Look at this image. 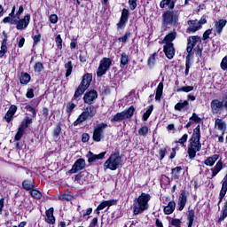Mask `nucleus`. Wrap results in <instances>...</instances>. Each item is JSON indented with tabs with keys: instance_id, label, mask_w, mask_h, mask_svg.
Returning a JSON list of instances; mask_svg holds the SVG:
<instances>
[{
	"instance_id": "30",
	"label": "nucleus",
	"mask_w": 227,
	"mask_h": 227,
	"mask_svg": "<svg viewBox=\"0 0 227 227\" xmlns=\"http://www.w3.org/2000/svg\"><path fill=\"white\" fill-rule=\"evenodd\" d=\"M32 123L33 119H31L30 117H25L20 125V129H23V130H26V129H27Z\"/></svg>"
},
{
	"instance_id": "64",
	"label": "nucleus",
	"mask_w": 227,
	"mask_h": 227,
	"mask_svg": "<svg viewBox=\"0 0 227 227\" xmlns=\"http://www.w3.org/2000/svg\"><path fill=\"white\" fill-rule=\"evenodd\" d=\"M35 97V92L33 89H30L27 92V98H33Z\"/></svg>"
},
{
	"instance_id": "46",
	"label": "nucleus",
	"mask_w": 227,
	"mask_h": 227,
	"mask_svg": "<svg viewBox=\"0 0 227 227\" xmlns=\"http://www.w3.org/2000/svg\"><path fill=\"white\" fill-rule=\"evenodd\" d=\"M171 226L180 227L182 226V220L178 218H173L169 221Z\"/></svg>"
},
{
	"instance_id": "11",
	"label": "nucleus",
	"mask_w": 227,
	"mask_h": 227,
	"mask_svg": "<svg viewBox=\"0 0 227 227\" xmlns=\"http://www.w3.org/2000/svg\"><path fill=\"white\" fill-rule=\"evenodd\" d=\"M84 168H86V160L82 158H80L74 163L68 173H70V175H74L78 173V171H82Z\"/></svg>"
},
{
	"instance_id": "54",
	"label": "nucleus",
	"mask_w": 227,
	"mask_h": 227,
	"mask_svg": "<svg viewBox=\"0 0 227 227\" xmlns=\"http://www.w3.org/2000/svg\"><path fill=\"white\" fill-rule=\"evenodd\" d=\"M34 45H38L40 43V40H42V35L40 33H37V35H34Z\"/></svg>"
},
{
	"instance_id": "52",
	"label": "nucleus",
	"mask_w": 227,
	"mask_h": 227,
	"mask_svg": "<svg viewBox=\"0 0 227 227\" xmlns=\"http://www.w3.org/2000/svg\"><path fill=\"white\" fill-rule=\"evenodd\" d=\"M128 3L130 10L134 11L137 8V0H129Z\"/></svg>"
},
{
	"instance_id": "60",
	"label": "nucleus",
	"mask_w": 227,
	"mask_h": 227,
	"mask_svg": "<svg viewBox=\"0 0 227 227\" xmlns=\"http://www.w3.org/2000/svg\"><path fill=\"white\" fill-rule=\"evenodd\" d=\"M50 22L51 24H57L58 23V15H56V14L50 15Z\"/></svg>"
},
{
	"instance_id": "31",
	"label": "nucleus",
	"mask_w": 227,
	"mask_h": 227,
	"mask_svg": "<svg viewBox=\"0 0 227 227\" xmlns=\"http://www.w3.org/2000/svg\"><path fill=\"white\" fill-rule=\"evenodd\" d=\"M84 91H86L84 89L78 86L73 97V100H76V102H78V100H81V97H82Z\"/></svg>"
},
{
	"instance_id": "35",
	"label": "nucleus",
	"mask_w": 227,
	"mask_h": 227,
	"mask_svg": "<svg viewBox=\"0 0 227 227\" xmlns=\"http://www.w3.org/2000/svg\"><path fill=\"white\" fill-rule=\"evenodd\" d=\"M29 81H31V75L27 73H22L20 78V84H28Z\"/></svg>"
},
{
	"instance_id": "12",
	"label": "nucleus",
	"mask_w": 227,
	"mask_h": 227,
	"mask_svg": "<svg viewBox=\"0 0 227 227\" xmlns=\"http://www.w3.org/2000/svg\"><path fill=\"white\" fill-rule=\"evenodd\" d=\"M227 20L224 19L219 20L215 22V28L213 29L215 36H221L223 29L226 27Z\"/></svg>"
},
{
	"instance_id": "7",
	"label": "nucleus",
	"mask_w": 227,
	"mask_h": 227,
	"mask_svg": "<svg viewBox=\"0 0 227 227\" xmlns=\"http://www.w3.org/2000/svg\"><path fill=\"white\" fill-rule=\"evenodd\" d=\"M162 20L165 27H168V26H176L178 23V16L169 11H167L162 14Z\"/></svg>"
},
{
	"instance_id": "23",
	"label": "nucleus",
	"mask_w": 227,
	"mask_h": 227,
	"mask_svg": "<svg viewBox=\"0 0 227 227\" xmlns=\"http://www.w3.org/2000/svg\"><path fill=\"white\" fill-rule=\"evenodd\" d=\"M176 39V31H172L168 33L164 39L162 40V43H173L175 40Z\"/></svg>"
},
{
	"instance_id": "44",
	"label": "nucleus",
	"mask_w": 227,
	"mask_h": 227,
	"mask_svg": "<svg viewBox=\"0 0 227 227\" xmlns=\"http://www.w3.org/2000/svg\"><path fill=\"white\" fill-rule=\"evenodd\" d=\"M187 139H189V135L184 134L182 136L181 138L176 141V143H179V145H182V146H185V143H187Z\"/></svg>"
},
{
	"instance_id": "17",
	"label": "nucleus",
	"mask_w": 227,
	"mask_h": 227,
	"mask_svg": "<svg viewBox=\"0 0 227 227\" xmlns=\"http://www.w3.org/2000/svg\"><path fill=\"white\" fill-rule=\"evenodd\" d=\"M163 51L168 59H173L175 58V44L164 43Z\"/></svg>"
},
{
	"instance_id": "63",
	"label": "nucleus",
	"mask_w": 227,
	"mask_h": 227,
	"mask_svg": "<svg viewBox=\"0 0 227 227\" xmlns=\"http://www.w3.org/2000/svg\"><path fill=\"white\" fill-rule=\"evenodd\" d=\"M6 52H8V47L1 46L0 58L4 57V54H6Z\"/></svg>"
},
{
	"instance_id": "47",
	"label": "nucleus",
	"mask_w": 227,
	"mask_h": 227,
	"mask_svg": "<svg viewBox=\"0 0 227 227\" xmlns=\"http://www.w3.org/2000/svg\"><path fill=\"white\" fill-rule=\"evenodd\" d=\"M194 87L193 86H184L177 90L178 92H184V93H190V91H193Z\"/></svg>"
},
{
	"instance_id": "13",
	"label": "nucleus",
	"mask_w": 227,
	"mask_h": 227,
	"mask_svg": "<svg viewBox=\"0 0 227 227\" xmlns=\"http://www.w3.org/2000/svg\"><path fill=\"white\" fill-rule=\"evenodd\" d=\"M106 153L107 152L100 153L99 154H95L92 152L89 151L86 154V158L88 159L89 164H92V162H97V160H102L106 157Z\"/></svg>"
},
{
	"instance_id": "3",
	"label": "nucleus",
	"mask_w": 227,
	"mask_h": 227,
	"mask_svg": "<svg viewBox=\"0 0 227 227\" xmlns=\"http://www.w3.org/2000/svg\"><path fill=\"white\" fill-rule=\"evenodd\" d=\"M200 42V36L198 35H192L188 38V45L186 48V51L188 52V55L186 56V62H185V75H189V70L191 69V59H192V56H194V52H192V49H194V46L197 45Z\"/></svg>"
},
{
	"instance_id": "58",
	"label": "nucleus",
	"mask_w": 227,
	"mask_h": 227,
	"mask_svg": "<svg viewBox=\"0 0 227 227\" xmlns=\"http://www.w3.org/2000/svg\"><path fill=\"white\" fill-rule=\"evenodd\" d=\"M129 38H130V33H126L122 37H120L118 40L119 42H122L123 43H125L127 40H129Z\"/></svg>"
},
{
	"instance_id": "27",
	"label": "nucleus",
	"mask_w": 227,
	"mask_h": 227,
	"mask_svg": "<svg viewBox=\"0 0 227 227\" xmlns=\"http://www.w3.org/2000/svg\"><path fill=\"white\" fill-rule=\"evenodd\" d=\"M219 160V154H214L213 156H210L207 158V160L204 161L205 166H214L215 162Z\"/></svg>"
},
{
	"instance_id": "57",
	"label": "nucleus",
	"mask_w": 227,
	"mask_h": 227,
	"mask_svg": "<svg viewBox=\"0 0 227 227\" xmlns=\"http://www.w3.org/2000/svg\"><path fill=\"white\" fill-rule=\"evenodd\" d=\"M7 113H9L10 114H12L13 116H15V114L17 113V106L12 105L10 106L9 110L7 111Z\"/></svg>"
},
{
	"instance_id": "14",
	"label": "nucleus",
	"mask_w": 227,
	"mask_h": 227,
	"mask_svg": "<svg viewBox=\"0 0 227 227\" xmlns=\"http://www.w3.org/2000/svg\"><path fill=\"white\" fill-rule=\"evenodd\" d=\"M189 196V192H182L179 195L177 201V209L182 212L184 208H185V205H187V198Z\"/></svg>"
},
{
	"instance_id": "2",
	"label": "nucleus",
	"mask_w": 227,
	"mask_h": 227,
	"mask_svg": "<svg viewBox=\"0 0 227 227\" xmlns=\"http://www.w3.org/2000/svg\"><path fill=\"white\" fill-rule=\"evenodd\" d=\"M151 199L150 194L142 192L133 202L132 208L134 215H139V214H143V212L148 210L150 207L148 202Z\"/></svg>"
},
{
	"instance_id": "5",
	"label": "nucleus",
	"mask_w": 227,
	"mask_h": 227,
	"mask_svg": "<svg viewBox=\"0 0 227 227\" xmlns=\"http://www.w3.org/2000/svg\"><path fill=\"white\" fill-rule=\"evenodd\" d=\"M95 114H97V110L95 109V106H89L83 109V112L78 116L77 120L74 121L73 125L74 127H77V125H80V123L86 121V120L93 118Z\"/></svg>"
},
{
	"instance_id": "56",
	"label": "nucleus",
	"mask_w": 227,
	"mask_h": 227,
	"mask_svg": "<svg viewBox=\"0 0 227 227\" xmlns=\"http://www.w3.org/2000/svg\"><path fill=\"white\" fill-rule=\"evenodd\" d=\"M222 70H227V56H225L220 64Z\"/></svg>"
},
{
	"instance_id": "32",
	"label": "nucleus",
	"mask_w": 227,
	"mask_h": 227,
	"mask_svg": "<svg viewBox=\"0 0 227 227\" xmlns=\"http://www.w3.org/2000/svg\"><path fill=\"white\" fill-rule=\"evenodd\" d=\"M195 215H196V212L194 211V209H191L188 212V216H187L188 227H192V224L194 223Z\"/></svg>"
},
{
	"instance_id": "34",
	"label": "nucleus",
	"mask_w": 227,
	"mask_h": 227,
	"mask_svg": "<svg viewBox=\"0 0 227 227\" xmlns=\"http://www.w3.org/2000/svg\"><path fill=\"white\" fill-rule=\"evenodd\" d=\"M189 106V101L184 100V101H180L176 106H174V109L176 111H182V109H185Z\"/></svg>"
},
{
	"instance_id": "43",
	"label": "nucleus",
	"mask_w": 227,
	"mask_h": 227,
	"mask_svg": "<svg viewBox=\"0 0 227 227\" xmlns=\"http://www.w3.org/2000/svg\"><path fill=\"white\" fill-rule=\"evenodd\" d=\"M34 70L37 74H40V72H43V64L42 62H36L34 65Z\"/></svg>"
},
{
	"instance_id": "24",
	"label": "nucleus",
	"mask_w": 227,
	"mask_h": 227,
	"mask_svg": "<svg viewBox=\"0 0 227 227\" xmlns=\"http://www.w3.org/2000/svg\"><path fill=\"white\" fill-rule=\"evenodd\" d=\"M215 127L217 129V130L223 132V136H224V131L226 130V122L221 119H216L215 121Z\"/></svg>"
},
{
	"instance_id": "18",
	"label": "nucleus",
	"mask_w": 227,
	"mask_h": 227,
	"mask_svg": "<svg viewBox=\"0 0 227 227\" xmlns=\"http://www.w3.org/2000/svg\"><path fill=\"white\" fill-rule=\"evenodd\" d=\"M188 27L186 29V33H196V31H200L201 28L200 22L198 20H188Z\"/></svg>"
},
{
	"instance_id": "51",
	"label": "nucleus",
	"mask_w": 227,
	"mask_h": 227,
	"mask_svg": "<svg viewBox=\"0 0 227 227\" xmlns=\"http://www.w3.org/2000/svg\"><path fill=\"white\" fill-rule=\"evenodd\" d=\"M25 109L28 113H32V115H33L34 118L36 116V110L35 109V107L31 106V105H27L25 106Z\"/></svg>"
},
{
	"instance_id": "6",
	"label": "nucleus",
	"mask_w": 227,
	"mask_h": 227,
	"mask_svg": "<svg viewBox=\"0 0 227 227\" xmlns=\"http://www.w3.org/2000/svg\"><path fill=\"white\" fill-rule=\"evenodd\" d=\"M135 111L136 108H134V106H131L129 107V109L114 114L111 119V122L114 123L116 121H123V120H129V118H132V116H134Z\"/></svg>"
},
{
	"instance_id": "21",
	"label": "nucleus",
	"mask_w": 227,
	"mask_h": 227,
	"mask_svg": "<svg viewBox=\"0 0 227 227\" xmlns=\"http://www.w3.org/2000/svg\"><path fill=\"white\" fill-rule=\"evenodd\" d=\"M113 205H116V200H103L97 207V214H100V210H104L106 207H113Z\"/></svg>"
},
{
	"instance_id": "10",
	"label": "nucleus",
	"mask_w": 227,
	"mask_h": 227,
	"mask_svg": "<svg viewBox=\"0 0 227 227\" xmlns=\"http://www.w3.org/2000/svg\"><path fill=\"white\" fill-rule=\"evenodd\" d=\"M211 113L213 114H221V111H223L224 107V101H221L219 99H213L210 104Z\"/></svg>"
},
{
	"instance_id": "19",
	"label": "nucleus",
	"mask_w": 227,
	"mask_h": 227,
	"mask_svg": "<svg viewBox=\"0 0 227 227\" xmlns=\"http://www.w3.org/2000/svg\"><path fill=\"white\" fill-rule=\"evenodd\" d=\"M92 79H93V76L91 75V74H86L83 76L82 81L81 84L79 85V87L86 91V89L90 88V84H91Z\"/></svg>"
},
{
	"instance_id": "59",
	"label": "nucleus",
	"mask_w": 227,
	"mask_h": 227,
	"mask_svg": "<svg viewBox=\"0 0 227 227\" xmlns=\"http://www.w3.org/2000/svg\"><path fill=\"white\" fill-rule=\"evenodd\" d=\"M210 35H212V29H207L203 34V40H208L210 38Z\"/></svg>"
},
{
	"instance_id": "1",
	"label": "nucleus",
	"mask_w": 227,
	"mask_h": 227,
	"mask_svg": "<svg viewBox=\"0 0 227 227\" xmlns=\"http://www.w3.org/2000/svg\"><path fill=\"white\" fill-rule=\"evenodd\" d=\"M201 129L200 125H198L194 129L193 133L189 139L188 151L187 153L190 159H194L196 153L201 150Z\"/></svg>"
},
{
	"instance_id": "62",
	"label": "nucleus",
	"mask_w": 227,
	"mask_h": 227,
	"mask_svg": "<svg viewBox=\"0 0 227 227\" xmlns=\"http://www.w3.org/2000/svg\"><path fill=\"white\" fill-rule=\"evenodd\" d=\"M24 13V6L20 5L18 12H16L17 19H20V16Z\"/></svg>"
},
{
	"instance_id": "42",
	"label": "nucleus",
	"mask_w": 227,
	"mask_h": 227,
	"mask_svg": "<svg viewBox=\"0 0 227 227\" xmlns=\"http://www.w3.org/2000/svg\"><path fill=\"white\" fill-rule=\"evenodd\" d=\"M30 195L32 198H35V200H41L42 199V192H40L38 190H35V188L30 191Z\"/></svg>"
},
{
	"instance_id": "48",
	"label": "nucleus",
	"mask_w": 227,
	"mask_h": 227,
	"mask_svg": "<svg viewBox=\"0 0 227 227\" xmlns=\"http://www.w3.org/2000/svg\"><path fill=\"white\" fill-rule=\"evenodd\" d=\"M58 49H63V39H61V35H58L55 39Z\"/></svg>"
},
{
	"instance_id": "22",
	"label": "nucleus",
	"mask_w": 227,
	"mask_h": 227,
	"mask_svg": "<svg viewBox=\"0 0 227 227\" xmlns=\"http://www.w3.org/2000/svg\"><path fill=\"white\" fill-rule=\"evenodd\" d=\"M45 214L46 223H48L49 224H54V223H56V218L54 217V207H50L48 210H46Z\"/></svg>"
},
{
	"instance_id": "55",
	"label": "nucleus",
	"mask_w": 227,
	"mask_h": 227,
	"mask_svg": "<svg viewBox=\"0 0 227 227\" xmlns=\"http://www.w3.org/2000/svg\"><path fill=\"white\" fill-rule=\"evenodd\" d=\"M190 120L192 121H195V123H200V121H201V118H200V116H198V114H192V115L190 117Z\"/></svg>"
},
{
	"instance_id": "29",
	"label": "nucleus",
	"mask_w": 227,
	"mask_h": 227,
	"mask_svg": "<svg viewBox=\"0 0 227 227\" xmlns=\"http://www.w3.org/2000/svg\"><path fill=\"white\" fill-rule=\"evenodd\" d=\"M222 169H223V161L218 160L215 166L213 168H211L212 178H214V176H215Z\"/></svg>"
},
{
	"instance_id": "38",
	"label": "nucleus",
	"mask_w": 227,
	"mask_h": 227,
	"mask_svg": "<svg viewBox=\"0 0 227 227\" xmlns=\"http://www.w3.org/2000/svg\"><path fill=\"white\" fill-rule=\"evenodd\" d=\"M157 57V53H153L151 57H149L147 60V65L149 68H153L155 67V58Z\"/></svg>"
},
{
	"instance_id": "41",
	"label": "nucleus",
	"mask_w": 227,
	"mask_h": 227,
	"mask_svg": "<svg viewBox=\"0 0 227 227\" xmlns=\"http://www.w3.org/2000/svg\"><path fill=\"white\" fill-rule=\"evenodd\" d=\"M74 199V196L68 193H64L59 196L60 201H71Z\"/></svg>"
},
{
	"instance_id": "49",
	"label": "nucleus",
	"mask_w": 227,
	"mask_h": 227,
	"mask_svg": "<svg viewBox=\"0 0 227 227\" xmlns=\"http://www.w3.org/2000/svg\"><path fill=\"white\" fill-rule=\"evenodd\" d=\"M61 134V126L58 125L53 130V137L55 139H59Z\"/></svg>"
},
{
	"instance_id": "53",
	"label": "nucleus",
	"mask_w": 227,
	"mask_h": 227,
	"mask_svg": "<svg viewBox=\"0 0 227 227\" xmlns=\"http://www.w3.org/2000/svg\"><path fill=\"white\" fill-rule=\"evenodd\" d=\"M139 136H146L148 134V127L143 126L138 129Z\"/></svg>"
},
{
	"instance_id": "4",
	"label": "nucleus",
	"mask_w": 227,
	"mask_h": 227,
	"mask_svg": "<svg viewBox=\"0 0 227 227\" xmlns=\"http://www.w3.org/2000/svg\"><path fill=\"white\" fill-rule=\"evenodd\" d=\"M121 156L120 153H113L109 158L104 163V170L110 169V171H116L119 168H121Z\"/></svg>"
},
{
	"instance_id": "50",
	"label": "nucleus",
	"mask_w": 227,
	"mask_h": 227,
	"mask_svg": "<svg viewBox=\"0 0 227 227\" xmlns=\"http://www.w3.org/2000/svg\"><path fill=\"white\" fill-rule=\"evenodd\" d=\"M75 107H77V106L74 103H71V102L67 105L66 111H67V114H69V116H70L72 111H74V109H75Z\"/></svg>"
},
{
	"instance_id": "28",
	"label": "nucleus",
	"mask_w": 227,
	"mask_h": 227,
	"mask_svg": "<svg viewBox=\"0 0 227 227\" xmlns=\"http://www.w3.org/2000/svg\"><path fill=\"white\" fill-rule=\"evenodd\" d=\"M167 6L168 10H173L175 8V0H162L160 3V8H164Z\"/></svg>"
},
{
	"instance_id": "8",
	"label": "nucleus",
	"mask_w": 227,
	"mask_h": 227,
	"mask_svg": "<svg viewBox=\"0 0 227 227\" xmlns=\"http://www.w3.org/2000/svg\"><path fill=\"white\" fill-rule=\"evenodd\" d=\"M111 65H113V60L109 58H103L99 62V67L97 70V75L98 77H102L111 68Z\"/></svg>"
},
{
	"instance_id": "20",
	"label": "nucleus",
	"mask_w": 227,
	"mask_h": 227,
	"mask_svg": "<svg viewBox=\"0 0 227 227\" xmlns=\"http://www.w3.org/2000/svg\"><path fill=\"white\" fill-rule=\"evenodd\" d=\"M127 22H129V11L127 9H123L121 11V20H120L119 23L117 24V27L121 29V27H123V26H125V24H127Z\"/></svg>"
},
{
	"instance_id": "33",
	"label": "nucleus",
	"mask_w": 227,
	"mask_h": 227,
	"mask_svg": "<svg viewBox=\"0 0 227 227\" xmlns=\"http://www.w3.org/2000/svg\"><path fill=\"white\" fill-rule=\"evenodd\" d=\"M181 173H182V167H176L172 168L171 170L172 178H174V180H178L180 178Z\"/></svg>"
},
{
	"instance_id": "25",
	"label": "nucleus",
	"mask_w": 227,
	"mask_h": 227,
	"mask_svg": "<svg viewBox=\"0 0 227 227\" xmlns=\"http://www.w3.org/2000/svg\"><path fill=\"white\" fill-rule=\"evenodd\" d=\"M176 208V203L172 200L164 207V214H166V215H169L172 212H175Z\"/></svg>"
},
{
	"instance_id": "45",
	"label": "nucleus",
	"mask_w": 227,
	"mask_h": 227,
	"mask_svg": "<svg viewBox=\"0 0 227 227\" xmlns=\"http://www.w3.org/2000/svg\"><path fill=\"white\" fill-rule=\"evenodd\" d=\"M22 136H24V129L19 127L14 137L15 141H20V139H22Z\"/></svg>"
},
{
	"instance_id": "61",
	"label": "nucleus",
	"mask_w": 227,
	"mask_h": 227,
	"mask_svg": "<svg viewBox=\"0 0 227 227\" xmlns=\"http://www.w3.org/2000/svg\"><path fill=\"white\" fill-rule=\"evenodd\" d=\"M12 119H13V114H9V112H7L4 115L5 121H7V123H10V121H12Z\"/></svg>"
},
{
	"instance_id": "16",
	"label": "nucleus",
	"mask_w": 227,
	"mask_h": 227,
	"mask_svg": "<svg viewBox=\"0 0 227 227\" xmlns=\"http://www.w3.org/2000/svg\"><path fill=\"white\" fill-rule=\"evenodd\" d=\"M29 20H31V16L29 14L25 15L23 19L18 20L16 29L19 31L26 29L29 26Z\"/></svg>"
},
{
	"instance_id": "37",
	"label": "nucleus",
	"mask_w": 227,
	"mask_h": 227,
	"mask_svg": "<svg viewBox=\"0 0 227 227\" xmlns=\"http://www.w3.org/2000/svg\"><path fill=\"white\" fill-rule=\"evenodd\" d=\"M22 185L26 191H32L33 189H35V184H33V181L26 180L22 183Z\"/></svg>"
},
{
	"instance_id": "36",
	"label": "nucleus",
	"mask_w": 227,
	"mask_h": 227,
	"mask_svg": "<svg viewBox=\"0 0 227 227\" xmlns=\"http://www.w3.org/2000/svg\"><path fill=\"white\" fill-rule=\"evenodd\" d=\"M66 68V77H70L72 75V70H74V67L72 66V61L69 60L67 63L65 64Z\"/></svg>"
},
{
	"instance_id": "9",
	"label": "nucleus",
	"mask_w": 227,
	"mask_h": 227,
	"mask_svg": "<svg viewBox=\"0 0 227 227\" xmlns=\"http://www.w3.org/2000/svg\"><path fill=\"white\" fill-rule=\"evenodd\" d=\"M107 129V123L102 122L97 125L93 132L94 141H97V143H100V141H102V137H104V129Z\"/></svg>"
},
{
	"instance_id": "40",
	"label": "nucleus",
	"mask_w": 227,
	"mask_h": 227,
	"mask_svg": "<svg viewBox=\"0 0 227 227\" xmlns=\"http://www.w3.org/2000/svg\"><path fill=\"white\" fill-rule=\"evenodd\" d=\"M129 64V55L127 53H122L121 57V67L123 68L126 65Z\"/></svg>"
},
{
	"instance_id": "15",
	"label": "nucleus",
	"mask_w": 227,
	"mask_h": 227,
	"mask_svg": "<svg viewBox=\"0 0 227 227\" xmlns=\"http://www.w3.org/2000/svg\"><path fill=\"white\" fill-rule=\"evenodd\" d=\"M98 98V94L97 93V90H90L89 92H86L83 96V100L85 104H93L95 100Z\"/></svg>"
},
{
	"instance_id": "26",
	"label": "nucleus",
	"mask_w": 227,
	"mask_h": 227,
	"mask_svg": "<svg viewBox=\"0 0 227 227\" xmlns=\"http://www.w3.org/2000/svg\"><path fill=\"white\" fill-rule=\"evenodd\" d=\"M164 91V83L160 82L158 84V87L156 89V95H155V100L157 102H160V98H162V93Z\"/></svg>"
},
{
	"instance_id": "39",
	"label": "nucleus",
	"mask_w": 227,
	"mask_h": 227,
	"mask_svg": "<svg viewBox=\"0 0 227 227\" xmlns=\"http://www.w3.org/2000/svg\"><path fill=\"white\" fill-rule=\"evenodd\" d=\"M153 111V105H151L146 110V112L143 114L144 121H146L148 118H150V115L152 114Z\"/></svg>"
}]
</instances>
